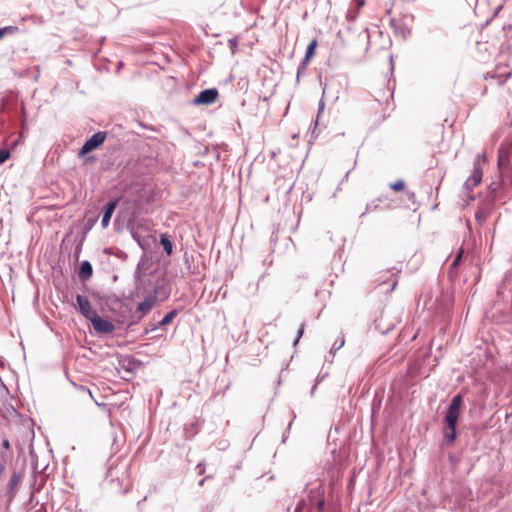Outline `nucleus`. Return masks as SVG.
Masks as SVG:
<instances>
[{"mask_svg": "<svg viewBox=\"0 0 512 512\" xmlns=\"http://www.w3.org/2000/svg\"><path fill=\"white\" fill-rule=\"evenodd\" d=\"M486 163L485 154H477L473 163V170L470 177L466 180V187L470 190L478 186L483 177L482 166Z\"/></svg>", "mask_w": 512, "mask_h": 512, "instance_id": "1", "label": "nucleus"}, {"mask_svg": "<svg viewBox=\"0 0 512 512\" xmlns=\"http://www.w3.org/2000/svg\"><path fill=\"white\" fill-rule=\"evenodd\" d=\"M462 405V396L460 394L453 397L446 415H445V422L447 424L448 428L456 427L459 415H460V408Z\"/></svg>", "mask_w": 512, "mask_h": 512, "instance_id": "2", "label": "nucleus"}, {"mask_svg": "<svg viewBox=\"0 0 512 512\" xmlns=\"http://www.w3.org/2000/svg\"><path fill=\"white\" fill-rule=\"evenodd\" d=\"M106 139V133L105 132H97L93 134L89 139L85 141L83 146L81 147L79 151V156H84L88 154L89 152L93 151L94 149L98 148L100 145L103 144V142Z\"/></svg>", "mask_w": 512, "mask_h": 512, "instance_id": "3", "label": "nucleus"}, {"mask_svg": "<svg viewBox=\"0 0 512 512\" xmlns=\"http://www.w3.org/2000/svg\"><path fill=\"white\" fill-rule=\"evenodd\" d=\"M90 322L92 323L94 330L101 334H109L115 329V325L111 321L100 317L98 314H95L90 319Z\"/></svg>", "mask_w": 512, "mask_h": 512, "instance_id": "4", "label": "nucleus"}, {"mask_svg": "<svg viewBox=\"0 0 512 512\" xmlns=\"http://www.w3.org/2000/svg\"><path fill=\"white\" fill-rule=\"evenodd\" d=\"M218 96V91L215 88H209L201 91L193 100V105H209L213 103Z\"/></svg>", "mask_w": 512, "mask_h": 512, "instance_id": "5", "label": "nucleus"}, {"mask_svg": "<svg viewBox=\"0 0 512 512\" xmlns=\"http://www.w3.org/2000/svg\"><path fill=\"white\" fill-rule=\"evenodd\" d=\"M76 302H77V306H78V310L79 312L87 319L90 321V319L95 315L97 314V312L95 310L92 309V306H91V303L90 301L88 300L87 297L83 296V295H80L78 294L76 296Z\"/></svg>", "mask_w": 512, "mask_h": 512, "instance_id": "6", "label": "nucleus"}, {"mask_svg": "<svg viewBox=\"0 0 512 512\" xmlns=\"http://www.w3.org/2000/svg\"><path fill=\"white\" fill-rule=\"evenodd\" d=\"M388 317L389 314L385 311H382L380 316L376 319L377 328L380 329L383 333L393 329L398 323L397 317H394L391 321H387Z\"/></svg>", "mask_w": 512, "mask_h": 512, "instance_id": "7", "label": "nucleus"}, {"mask_svg": "<svg viewBox=\"0 0 512 512\" xmlns=\"http://www.w3.org/2000/svg\"><path fill=\"white\" fill-rule=\"evenodd\" d=\"M158 298V288L154 289L153 294L148 295L137 305V311L143 315L147 314L155 305Z\"/></svg>", "mask_w": 512, "mask_h": 512, "instance_id": "8", "label": "nucleus"}, {"mask_svg": "<svg viewBox=\"0 0 512 512\" xmlns=\"http://www.w3.org/2000/svg\"><path fill=\"white\" fill-rule=\"evenodd\" d=\"M117 203V200H112L106 204L101 221V225L103 228H106L109 225L111 217L117 207Z\"/></svg>", "mask_w": 512, "mask_h": 512, "instance_id": "9", "label": "nucleus"}, {"mask_svg": "<svg viewBox=\"0 0 512 512\" xmlns=\"http://www.w3.org/2000/svg\"><path fill=\"white\" fill-rule=\"evenodd\" d=\"M93 274V267L91 263L87 260L82 261L79 266V278L83 281H86L91 278Z\"/></svg>", "mask_w": 512, "mask_h": 512, "instance_id": "10", "label": "nucleus"}, {"mask_svg": "<svg viewBox=\"0 0 512 512\" xmlns=\"http://www.w3.org/2000/svg\"><path fill=\"white\" fill-rule=\"evenodd\" d=\"M20 482V475L14 472L7 485V494L10 500H12L16 494V488Z\"/></svg>", "mask_w": 512, "mask_h": 512, "instance_id": "11", "label": "nucleus"}, {"mask_svg": "<svg viewBox=\"0 0 512 512\" xmlns=\"http://www.w3.org/2000/svg\"><path fill=\"white\" fill-rule=\"evenodd\" d=\"M317 45H318L317 39H313L309 43V45L307 46V49H306L304 60H303L304 64H308L310 62L311 58L315 54V50L317 48Z\"/></svg>", "mask_w": 512, "mask_h": 512, "instance_id": "12", "label": "nucleus"}, {"mask_svg": "<svg viewBox=\"0 0 512 512\" xmlns=\"http://www.w3.org/2000/svg\"><path fill=\"white\" fill-rule=\"evenodd\" d=\"M160 244L162 245L164 251L166 252L167 255H171L172 252H173V243L172 241L168 238L167 235L165 234H161L160 235Z\"/></svg>", "mask_w": 512, "mask_h": 512, "instance_id": "13", "label": "nucleus"}, {"mask_svg": "<svg viewBox=\"0 0 512 512\" xmlns=\"http://www.w3.org/2000/svg\"><path fill=\"white\" fill-rule=\"evenodd\" d=\"M178 314V311L176 309L169 311L163 319L159 322L160 326H164L169 324Z\"/></svg>", "mask_w": 512, "mask_h": 512, "instance_id": "14", "label": "nucleus"}, {"mask_svg": "<svg viewBox=\"0 0 512 512\" xmlns=\"http://www.w3.org/2000/svg\"><path fill=\"white\" fill-rule=\"evenodd\" d=\"M445 438L448 443H450V444L453 443L456 439V427H453V428L447 427V431L445 433Z\"/></svg>", "mask_w": 512, "mask_h": 512, "instance_id": "15", "label": "nucleus"}, {"mask_svg": "<svg viewBox=\"0 0 512 512\" xmlns=\"http://www.w3.org/2000/svg\"><path fill=\"white\" fill-rule=\"evenodd\" d=\"M15 31H17V27L15 26H6L3 28H0V39H2L7 34H12Z\"/></svg>", "mask_w": 512, "mask_h": 512, "instance_id": "16", "label": "nucleus"}, {"mask_svg": "<svg viewBox=\"0 0 512 512\" xmlns=\"http://www.w3.org/2000/svg\"><path fill=\"white\" fill-rule=\"evenodd\" d=\"M390 188L396 192L402 191L405 188V182L403 180H398L394 183H391Z\"/></svg>", "mask_w": 512, "mask_h": 512, "instance_id": "17", "label": "nucleus"}, {"mask_svg": "<svg viewBox=\"0 0 512 512\" xmlns=\"http://www.w3.org/2000/svg\"><path fill=\"white\" fill-rule=\"evenodd\" d=\"M475 218L476 220L481 224L482 222H484L487 218V213L484 209H479L477 210L476 214H475Z\"/></svg>", "mask_w": 512, "mask_h": 512, "instance_id": "18", "label": "nucleus"}, {"mask_svg": "<svg viewBox=\"0 0 512 512\" xmlns=\"http://www.w3.org/2000/svg\"><path fill=\"white\" fill-rule=\"evenodd\" d=\"M10 157V151L7 149L0 150V165L7 161Z\"/></svg>", "mask_w": 512, "mask_h": 512, "instance_id": "19", "label": "nucleus"}, {"mask_svg": "<svg viewBox=\"0 0 512 512\" xmlns=\"http://www.w3.org/2000/svg\"><path fill=\"white\" fill-rule=\"evenodd\" d=\"M463 252H464V251H463V249H460V250L458 251L456 258L454 259V261H453V263H452V265H451V268H452V269H455V268L459 265L460 260H461L462 255H463Z\"/></svg>", "mask_w": 512, "mask_h": 512, "instance_id": "20", "label": "nucleus"}, {"mask_svg": "<svg viewBox=\"0 0 512 512\" xmlns=\"http://www.w3.org/2000/svg\"><path fill=\"white\" fill-rule=\"evenodd\" d=\"M463 252H464V251H463V249H460V250L458 251L456 258L454 259V261H453V263H452V265H451V268H452V269H455V268L459 265L460 260H461L462 255H463Z\"/></svg>", "mask_w": 512, "mask_h": 512, "instance_id": "21", "label": "nucleus"}, {"mask_svg": "<svg viewBox=\"0 0 512 512\" xmlns=\"http://www.w3.org/2000/svg\"><path fill=\"white\" fill-rule=\"evenodd\" d=\"M510 76H512V71H509V72L505 73L504 75H502V74H501V75H499V76L497 77V79H498V84H499V85H504V83L506 82L507 78H508V77H510Z\"/></svg>", "mask_w": 512, "mask_h": 512, "instance_id": "22", "label": "nucleus"}, {"mask_svg": "<svg viewBox=\"0 0 512 512\" xmlns=\"http://www.w3.org/2000/svg\"><path fill=\"white\" fill-rule=\"evenodd\" d=\"M229 46H230L232 54H235L236 48H237V41H236V39H230L229 40Z\"/></svg>", "mask_w": 512, "mask_h": 512, "instance_id": "23", "label": "nucleus"}, {"mask_svg": "<svg viewBox=\"0 0 512 512\" xmlns=\"http://www.w3.org/2000/svg\"><path fill=\"white\" fill-rule=\"evenodd\" d=\"M303 332H304V324H301L299 329H298L297 338L294 341V345H296L298 343V341H299L300 337L302 336Z\"/></svg>", "mask_w": 512, "mask_h": 512, "instance_id": "24", "label": "nucleus"}, {"mask_svg": "<svg viewBox=\"0 0 512 512\" xmlns=\"http://www.w3.org/2000/svg\"><path fill=\"white\" fill-rule=\"evenodd\" d=\"M2 446H3V448H4L5 450L10 449V442H9V440H8V439H4V440L2 441Z\"/></svg>", "mask_w": 512, "mask_h": 512, "instance_id": "25", "label": "nucleus"}, {"mask_svg": "<svg viewBox=\"0 0 512 512\" xmlns=\"http://www.w3.org/2000/svg\"><path fill=\"white\" fill-rule=\"evenodd\" d=\"M502 153H503V147L501 146L499 149L498 164H501V162H502V159H503Z\"/></svg>", "mask_w": 512, "mask_h": 512, "instance_id": "26", "label": "nucleus"}, {"mask_svg": "<svg viewBox=\"0 0 512 512\" xmlns=\"http://www.w3.org/2000/svg\"><path fill=\"white\" fill-rule=\"evenodd\" d=\"M196 469L198 470L199 474H202L204 472V467L201 464H198Z\"/></svg>", "mask_w": 512, "mask_h": 512, "instance_id": "27", "label": "nucleus"}, {"mask_svg": "<svg viewBox=\"0 0 512 512\" xmlns=\"http://www.w3.org/2000/svg\"><path fill=\"white\" fill-rule=\"evenodd\" d=\"M81 389H82V391L87 392L90 397H92V393H91V391L88 388L82 387Z\"/></svg>", "mask_w": 512, "mask_h": 512, "instance_id": "28", "label": "nucleus"}, {"mask_svg": "<svg viewBox=\"0 0 512 512\" xmlns=\"http://www.w3.org/2000/svg\"><path fill=\"white\" fill-rule=\"evenodd\" d=\"M323 505H324V501H323V500H321V501H319V502H318V508H319V510H321V509H322Z\"/></svg>", "mask_w": 512, "mask_h": 512, "instance_id": "29", "label": "nucleus"}, {"mask_svg": "<svg viewBox=\"0 0 512 512\" xmlns=\"http://www.w3.org/2000/svg\"><path fill=\"white\" fill-rule=\"evenodd\" d=\"M397 285V280H394L393 284H392V287H391V291L394 290V288L396 287Z\"/></svg>", "mask_w": 512, "mask_h": 512, "instance_id": "30", "label": "nucleus"}, {"mask_svg": "<svg viewBox=\"0 0 512 512\" xmlns=\"http://www.w3.org/2000/svg\"><path fill=\"white\" fill-rule=\"evenodd\" d=\"M145 500H147V497H146V496H145L142 500L138 501L137 505H138V506H140V504H141L143 501H145Z\"/></svg>", "mask_w": 512, "mask_h": 512, "instance_id": "31", "label": "nucleus"}, {"mask_svg": "<svg viewBox=\"0 0 512 512\" xmlns=\"http://www.w3.org/2000/svg\"><path fill=\"white\" fill-rule=\"evenodd\" d=\"M128 491H129V487H126V488L124 489L123 493H124V494H126V493H128Z\"/></svg>", "mask_w": 512, "mask_h": 512, "instance_id": "32", "label": "nucleus"}, {"mask_svg": "<svg viewBox=\"0 0 512 512\" xmlns=\"http://www.w3.org/2000/svg\"><path fill=\"white\" fill-rule=\"evenodd\" d=\"M25 120L22 122V129H25Z\"/></svg>", "mask_w": 512, "mask_h": 512, "instance_id": "33", "label": "nucleus"}, {"mask_svg": "<svg viewBox=\"0 0 512 512\" xmlns=\"http://www.w3.org/2000/svg\"><path fill=\"white\" fill-rule=\"evenodd\" d=\"M22 113L25 116V109H24V107L22 108Z\"/></svg>", "mask_w": 512, "mask_h": 512, "instance_id": "34", "label": "nucleus"}, {"mask_svg": "<svg viewBox=\"0 0 512 512\" xmlns=\"http://www.w3.org/2000/svg\"><path fill=\"white\" fill-rule=\"evenodd\" d=\"M507 92H511V93H512V89H510V88H507Z\"/></svg>", "mask_w": 512, "mask_h": 512, "instance_id": "35", "label": "nucleus"}]
</instances>
